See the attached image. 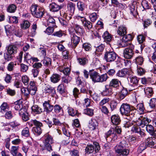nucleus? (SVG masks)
Instances as JSON below:
<instances>
[{
    "mask_svg": "<svg viewBox=\"0 0 156 156\" xmlns=\"http://www.w3.org/2000/svg\"><path fill=\"white\" fill-rule=\"evenodd\" d=\"M135 107L126 103H123L120 108V111L121 114L126 116V119L130 121L134 116L135 114L134 112ZM126 126L129 127L132 125V123L130 122H126Z\"/></svg>",
    "mask_w": 156,
    "mask_h": 156,
    "instance_id": "f257e3e1",
    "label": "nucleus"
},
{
    "mask_svg": "<svg viewBox=\"0 0 156 156\" xmlns=\"http://www.w3.org/2000/svg\"><path fill=\"white\" fill-rule=\"evenodd\" d=\"M90 77L92 81L94 83H102L105 82L108 78L106 73L100 75L97 72L90 71Z\"/></svg>",
    "mask_w": 156,
    "mask_h": 156,
    "instance_id": "f03ea898",
    "label": "nucleus"
},
{
    "mask_svg": "<svg viewBox=\"0 0 156 156\" xmlns=\"http://www.w3.org/2000/svg\"><path fill=\"white\" fill-rule=\"evenodd\" d=\"M30 10L32 15L36 18H40L44 14V9L36 5L31 6Z\"/></svg>",
    "mask_w": 156,
    "mask_h": 156,
    "instance_id": "7ed1b4c3",
    "label": "nucleus"
},
{
    "mask_svg": "<svg viewBox=\"0 0 156 156\" xmlns=\"http://www.w3.org/2000/svg\"><path fill=\"white\" fill-rule=\"evenodd\" d=\"M133 39V37L130 34L125 35L122 37V38H120L117 41V44L121 46L122 47H124L130 44H131L129 43V41H131Z\"/></svg>",
    "mask_w": 156,
    "mask_h": 156,
    "instance_id": "20e7f679",
    "label": "nucleus"
},
{
    "mask_svg": "<svg viewBox=\"0 0 156 156\" xmlns=\"http://www.w3.org/2000/svg\"><path fill=\"white\" fill-rule=\"evenodd\" d=\"M45 139L44 141V146L43 150H46L50 151L52 150L51 146L54 142L53 138L48 134H46L44 136Z\"/></svg>",
    "mask_w": 156,
    "mask_h": 156,
    "instance_id": "39448f33",
    "label": "nucleus"
},
{
    "mask_svg": "<svg viewBox=\"0 0 156 156\" xmlns=\"http://www.w3.org/2000/svg\"><path fill=\"white\" fill-rule=\"evenodd\" d=\"M100 149L99 144L97 142H94L93 145H87L85 149V154H90L93 152L94 149L95 152H97L100 150Z\"/></svg>",
    "mask_w": 156,
    "mask_h": 156,
    "instance_id": "423d86ee",
    "label": "nucleus"
},
{
    "mask_svg": "<svg viewBox=\"0 0 156 156\" xmlns=\"http://www.w3.org/2000/svg\"><path fill=\"white\" fill-rule=\"evenodd\" d=\"M134 46L130 44L128 47L126 48L123 51L124 57L127 59H131L133 56L134 52L133 51Z\"/></svg>",
    "mask_w": 156,
    "mask_h": 156,
    "instance_id": "0eeeda50",
    "label": "nucleus"
},
{
    "mask_svg": "<svg viewBox=\"0 0 156 156\" xmlns=\"http://www.w3.org/2000/svg\"><path fill=\"white\" fill-rule=\"evenodd\" d=\"M69 30L70 35L72 47L73 48H75L80 41V37L73 33V30H72L71 29H69Z\"/></svg>",
    "mask_w": 156,
    "mask_h": 156,
    "instance_id": "6e6552de",
    "label": "nucleus"
},
{
    "mask_svg": "<svg viewBox=\"0 0 156 156\" xmlns=\"http://www.w3.org/2000/svg\"><path fill=\"white\" fill-rule=\"evenodd\" d=\"M117 55L113 51H107L104 55V58L107 62H112L116 59Z\"/></svg>",
    "mask_w": 156,
    "mask_h": 156,
    "instance_id": "1a4fd4ad",
    "label": "nucleus"
},
{
    "mask_svg": "<svg viewBox=\"0 0 156 156\" xmlns=\"http://www.w3.org/2000/svg\"><path fill=\"white\" fill-rule=\"evenodd\" d=\"M151 122V120L149 119L147 117L139 118L136 121V124L137 125L143 128L146 124Z\"/></svg>",
    "mask_w": 156,
    "mask_h": 156,
    "instance_id": "9d476101",
    "label": "nucleus"
},
{
    "mask_svg": "<svg viewBox=\"0 0 156 156\" xmlns=\"http://www.w3.org/2000/svg\"><path fill=\"white\" fill-rule=\"evenodd\" d=\"M114 150L116 156H127L129 153L127 149L115 148Z\"/></svg>",
    "mask_w": 156,
    "mask_h": 156,
    "instance_id": "9b49d317",
    "label": "nucleus"
},
{
    "mask_svg": "<svg viewBox=\"0 0 156 156\" xmlns=\"http://www.w3.org/2000/svg\"><path fill=\"white\" fill-rule=\"evenodd\" d=\"M44 111L47 113H48L51 112L53 109V105L50 104V101H45L43 104Z\"/></svg>",
    "mask_w": 156,
    "mask_h": 156,
    "instance_id": "f8f14e48",
    "label": "nucleus"
},
{
    "mask_svg": "<svg viewBox=\"0 0 156 156\" xmlns=\"http://www.w3.org/2000/svg\"><path fill=\"white\" fill-rule=\"evenodd\" d=\"M74 29L73 28H70L72 30H73V33H76L78 35H81L84 32V30L82 27L80 25L76 23L74 24L73 26Z\"/></svg>",
    "mask_w": 156,
    "mask_h": 156,
    "instance_id": "ddd939ff",
    "label": "nucleus"
},
{
    "mask_svg": "<svg viewBox=\"0 0 156 156\" xmlns=\"http://www.w3.org/2000/svg\"><path fill=\"white\" fill-rule=\"evenodd\" d=\"M130 71L127 69L124 68L119 70L117 73L116 75L119 77H126L130 74Z\"/></svg>",
    "mask_w": 156,
    "mask_h": 156,
    "instance_id": "4468645a",
    "label": "nucleus"
},
{
    "mask_svg": "<svg viewBox=\"0 0 156 156\" xmlns=\"http://www.w3.org/2000/svg\"><path fill=\"white\" fill-rule=\"evenodd\" d=\"M46 85L44 89V92L45 94H51L52 96L54 95L56 93L54 88L49 85Z\"/></svg>",
    "mask_w": 156,
    "mask_h": 156,
    "instance_id": "2eb2a0df",
    "label": "nucleus"
},
{
    "mask_svg": "<svg viewBox=\"0 0 156 156\" xmlns=\"http://www.w3.org/2000/svg\"><path fill=\"white\" fill-rule=\"evenodd\" d=\"M147 147H154L156 146V138H148L146 140Z\"/></svg>",
    "mask_w": 156,
    "mask_h": 156,
    "instance_id": "dca6fc26",
    "label": "nucleus"
},
{
    "mask_svg": "<svg viewBox=\"0 0 156 156\" xmlns=\"http://www.w3.org/2000/svg\"><path fill=\"white\" fill-rule=\"evenodd\" d=\"M17 48L14 45H9L6 47V51L14 55L17 52Z\"/></svg>",
    "mask_w": 156,
    "mask_h": 156,
    "instance_id": "f3484780",
    "label": "nucleus"
},
{
    "mask_svg": "<svg viewBox=\"0 0 156 156\" xmlns=\"http://www.w3.org/2000/svg\"><path fill=\"white\" fill-rule=\"evenodd\" d=\"M62 8L61 5H59L55 3H52L49 6V8L50 11L52 12H57Z\"/></svg>",
    "mask_w": 156,
    "mask_h": 156,
    "instance_id": "a211bd4d",
    "label": "nucleus"
},
{
    "mask_svg": "<svg viewBox=\"0 0 156 156\" xmlns=\"http://www.w3.org/2000/svg\"><path fill=\"white\" fill-rule=\"evenodd\" d=\"M112 93V88L109 85L105 86V89L102 92V94L105 96H109Z\"/></svg>",
    "mask_w": 156,
    "mask_h": 156,
    "instance_id": "6ab92c4d",
    "label": "nucleus"
},
{
    "mask_svg": "<svg viewBox=\"0 0 156 156\" xmlns=\"http://www.w3.org/2000/svg\"><path fill=\"white\" fill-rule=\"evenodd\" d=\"M127 28L125 26H121L118 27L117 32L119 35L123 37L126 34Z\"/></svg>",
    "mask_w": 156,
    "mask_h": 156,
    "instance_id": "aec40b11",
    "label": "nucleus"
},
{
    "mask_svg": "<svg viewBox=\"0 0 156 156\" xmlns=\"http://www.w3.org/2000/svg\"><path fill=\"white\" fill-rule=\"evenodd\" d=\"M61 76L57 73H54L50 77L51 82L55 83H58L61 79Z\"/></svg>",
    "mask_w": 156,
    "mask_h": 156,
    "instance_id": "412c9836",
    "label": "nucleus"
},
{
    "mask_svg": "<svg viewBox=\"0 0 156 156\" xmlns=\"http://www.w3.org/2000/svg\"><path fill=\"white\" fill-rule=\"evenodd\" d=\"M111 120L112 123L115 125L119 124L121 122L120 118L118 115H112L111 117Z\"/></svg>",
    "mask_w": 156,
    "mask_h": 156,
    "instance_id": "4be33fe9",
    "label": "nucleus"
},
{
    "mask_svg": "<svg viewBox=\"0 0 156 156\" xmlns=\"http://www.w3.org/2000/svg\"><path fill=\"white\" fill-rule=\"evenodd\" d=\"M132 130L133 132L139 133L142 137L144 136L145 135V134L144 132V130L141 129L140 127L138 126H133Z\"/></svg>",
    "mask_w": 156,
    "mask_h": 156,
    "instance_id": "5701e85b",
    "label": "nucleus"
},
{
    "mask_svg": "<svg viewBox=\"0 0 156 156\" xmlns=\"http://www.w3.org/2000/svg\"><path fill=\"white\" fill-rule=\"evenodd\" d=\"M146 130L153 137L156 136V130L154 129L153 127L151 125H146Z\"/></svg>",
    "mask_w": 156,
    "mask_h": 156,
    "instance_id": "b1692460",
    "label": "nucleus"
},
{
    "mask_svg": "<svg viewBox=\"0 0 156 156\" xmlns=\"http://www.w3.org/2000/svg\"><path fill=\"white\" fill-rule=\"evenodd\" d=\"M120 83V81L118 79H113L110 81L109 86L111 87L117 88L119 87V84Z\"/></svg>",
    "mask_w": 156,
    "mask_h": 156,
    "instance_id": "393cba45",
    "label": "nucleus"
},
{
    "mask_svg": "<svg viewBox=\"0 0 156 156\" xmlns=\"http://www.w3.org/2000/svg\"><path fill=\"white\" fill-rule=\"evenodd\" d=\"M28 124L30 126H32L33 125L36 126L35 127H41L43 126L42 123L36 119L31 120L28 122Z\"/></svg>",
    "mask_w": 156,
    "mask_h": 156,
    "instance_id": "a878e982",
    "label": "nucleus"
},
{
    "mask_svg": "<svg viewBox=\"0 0 156 156\" xmlns=\"http://www.w3.org/2000/svg\"><path fill=\"white\" fill-rule=\"evenodd\" d=\"M128 94V91L126 88H123L118 94L119 99H123Z\"/></svg>",
    "mask_w": 156,
    "mask_h": 156,
    "instance_id": "bb28decb",
    "label": "nucleus"
},
{
    "mask_svg": "<svg viewBox=\"0 0 156 156\" xmlns=\"http://www.w3.org/2000/svg\"><path fill=\"white\" fill-rule=\"evenodd\" d=\"M145 110V108L144 105L142 103H139L136 106V108H135V110H137L140 114H143Z\"/></svg>",
    "mask_w": 156,
    "mask_h": 156,
    "instance_id": "cd10ccee",
    "label": "nucleus"
},
{
    "mask_svg": "<svg viewBox=\"0 0 156 156\" xmlns=\"http://www.w3.org/2000/svg\"><path fill=\"white\" fill-rule=\"evenodd\" d=\"M129 81L131 84L133 86H138L139 81V78L136 76H130L129 78Z\"/></svg>",
    "mask_w": 156,
    "mask_h": 156,
    "instance_id": "c85d7f7f",
    "label": "nucleus"
},
{
    "mask_svg": "<svg viewBox=\"0 0 156 156\" xmlns=\"http://www.w3.org/2000/svg\"><path fill=\"white\" fill-rule=\"evenodd\" d=\"M98 126V123L95 119H91L89 122V126L90 128L92 130L95 129Z\"/></svg>",
    "mask_w": 156,
    "mask_h": 156,
    "instance_id": "c756f323",
    "label": "nucleus"
},
{
    "mask_svg": "<svg viewBox=\"0 0 156 156\" xmlns=\"http://www.w3.org/2000/svg\"><path fill=\"white\" fill-rule=\"evenodd\" d=\"M55 112L59 115H63V109L60 106L58 105H55L53 107Z\"/></svg>",
    "mask_w": 156,
    "mask_h": 156,
    "instance_id": "7c9ffc66",
    "label": "nucleus"
},
{
    "mask_svg": "<svg viewBox=\"0 0 156 156\" xmlns=\"http://www.w3.org/2000/svg\"><path fill=\"white\" fill-rule=\"evenodd\" d=\"M4 58L6 62H9L12 60L14 57V55L6 51L4 54Z\"/></svg>",
    "mask_w": 156,
    "mask_h": 156,
    "instance_id": "2f4dec72",
    "label": "nucleus"
},
{
    "mask_svg": "<svg viewBox=\"0 0 156 156\" xmlns=\"http://www.w3.org/2000/svg\"><path fill=\"white\" fill-rule=\"evenodd\" d=\"M128 144L127 142L125 140H123L120 143L117 145L115 147V148L127 149Z\"/></svg>",
    "mask_w": 156,
    "mask_h": 156,
    "instance_id": "473e14b6",
    "label": "nucleus"
},
{
    "mask_svg": "<svg viewBox=\"0 0 156 156\" xmlns=\"http://www.w3.org/2000/svg\"><path fill=\"white\" fill-rule=\"evenodd\" d=\"M15 27L14 26H11L9 25H7L5 27V32L7 36L12 33H13Z\"/></svg>",
    "mask_w": 156,
    "mask_h": 156,
    "instance_id": "72a5a7b5",
    "label": "nucleus"
},
{
    "mask_svg": "<svg viewBox=\"0 0 156 156\" xmlns=\"http://www.w3.org/2000/svg\"><path fill=\"white\" fill-rule=\"evenodd\" d=\"M105 46L103 44H101L96 48L95 53L97 55H100L101 54L102 52L103 51Z\"/></svg>",
    "mask_w": 156,
    "mask_h": 156,
    "instance_id": "f704fd0d",
    "label": "nucleus"
},
{
    "mask_svg": "<svg viewBox=\"0 0 156 156\" xmlns=\"http://www.w3.org/2000/svg\"><path fill=\"white\" fill-rule=\"evenodd\" d=\"M102 37L104 38L105 41L107 43H109L111 41L112 37L111 35L108 31H105L103 34Z\"/></svg>",
    "mask_w": 156,
    "mask_h": 156,
    "instance_id": "c9c22d12",
    "label": "nucleus"
},
{
    "mask_svg": "<svg viewBox=\"0 0 156 156\" xmlns=\"http://www.w3.org/2000/svg\"><path fill=\"white\" fill-rule=\"evenodd\" d=\"M67 109L69 115L72 116H74L77 115V111L74 109L72 107H69V105L67 106Z\"/></svg>",
    "mask_w": 156,
    "mask_h": 156,
    "instance_id": "e433bc0d",
    "label": "nucleus"
},
{
    "mask_svg": "<svg viewBox=\"0 0 156 156\" xmlns=\"http://www.w3.org/2000/svg\"><path fill=\"white\" fill-rule=\"evenodd\" d=\"M85 29L90 30L92 27V23L88 20L87 19L82 23Z\"/></svg>",
    "mask_w": 156,
    "mask_h": 156,
    "instance_id": "4c0bfd02",
    "label": "nucleus"
},
{
    "mask_svg": "<svg viewBox=\"0 0 156 156\" xmlns=\"http://www.w3.org/2000/svg\"><path fill=\"white\" fill-rule=\"evenodd\" d=\"M41 62L44 66H48L51 65V59L49 57H44Z\"/></svg>",
    "mask_w": 156,
    "mask_h": 156,
    "instance_id": "58836bf2",
    "label": "nucleus"
},
{
    "mask_svg": "<svg viewBox=\"0 0 156 156\" xmlns=\"http://www.w3.org/2000/svg\"><path fill=\"white\" fill-rule=\"evenodd\" d=\"M142 89H144V93L147 95L151 96L153 94L152 89L151 87L142 86Z\"/></svg>",
    "mask_w": 156,
    "mask_h": 156,
    "instance_id": "ea45409f",
    "label": "nucleus"
},
{
    "mask_svg": "<svg viewBox=\"0 0 156 156\" xmlns=\"http://www.w3.org/2000/svg\"><path fill=\"white\" fill-rule=\"evenodd\" d=\"M47 25L48 26H52V27H55V21L52 17L51 16L48 17L47 20Z\"/></svg>",
    "mask_w": 156,
    "mask_h": 156,
    "instance_id": "a19ab883",
    "label": "nucleus"
},
{
    "mask_svg": "<svg viewBox=\"0 0 156 156\" xmlns=\"http://www.w3.org/2000/svg\"><path fill=\"white\" fill-rule=\"evenodd\" d=\"M31 109L32 111L36 114H40L42 112V109L37 105L33 106Z\"/></svg>",
    "mask_w": 156,
    "mask_h": 156,
    "instance_id": "79ce46f5",
    "label": "nucleus"
},
{
    "mask_svg": "<svg viewBox=\"0 0 156 156\" xmlns=\"http://www.w3.org/2000/svg\"><path fill=\"white\" fill-rule=\"evenodd\" d=\"M75 5L71 2H69L67 4V11H69L72 13H74L75 10Z\"/></svg>",
    "mask_w": 156,
    "mask_h": 156,
    "instance_id": "37998d69",
    "label": "nucleus"
},
{
    "mask_svg": "<svg viewBox=\"0 0 156 156\" xmlns=\"http://www.w3.org/2000/svg\"><path fill=\"white\" fill-rule=\"evenodd\" d=\"M74 13H72L69 11H66L63 14V17L68 20H69L71 18Z\"/></svg>",
    "mask_w": 156,
    "mask_h": 156,
    "instance_id": "c03bdc74",
    "label": "nucleus"
},
{
    "mask_svg": "<svg viewBox=\"0 0 156 156\" xmlns=\"http://www.w3.org/2000/svg\"><path fill=\"white\" fill-rule=\"evenodd\" d=\"M12 33L14 34L15 35L19 37H21L22 35V32L21 29L17 27H15V28L14 30Z\"/></svg>",
    "mask_w": 156,
    "mask_h": 156,
    "instance_id": "a18cd8bd",
    "label": "nucleus"
},
{
    "mask_svg": "<svg viewBox=\"0 0 156 156\" xmlns=\"http://www.w3.org/2000/svg\"><path fill=\"white\" fill-rule=\"evenodd\" d=\"M17 8L16 6L14 4L9 5L7 9V11L10 13H13L15 12Z\"/></svg>",
    "mask_w": 156,
    "mask_h": 156,
    "instance_id": "49530a36",
    "label": "nucleus"
},
{
    "mask_svg": "<svg viewBox=\"0 0 156 156\" xmlns=\"http://www.w3.org/2000/svg\"><path fill=\"white\" fill-rule=\"evenodd\" d=\"M57 90L62 94L66 93V90L65 89L64 85L63 83H61L58 86L57 88Z\"/></svg>",
    "mask_w": 156,
    "mask_h": 156,
    "instance_id": "de8ad7c7",
    "label": "nucleus"
},
{
    "mask_svg": "<svg viewBox=\"0 0 156 156\" xmlns=\"http://www.w3.org/2000/svg\"><path fill=\"white\" fill-rule=\"evenodd\" d=\"M30 26V22L27 20L23 21L21 24V27L23 30L28 28Z\"/></svg>",
    "mask_w": 156,
    "mask_h": 156,
    "instance_id": "09e8293b",
    "label": "nucleus"
},
{
    "mask_svg": "<svg viewBox=\"0 0 156 156\" xmlns=\"http://www.w3.org/2000/svg\"><path fill=\"white\" fill-rule=\"evenodd\" d=\"M147 147V144L145 141V142H143L141 143L138 149V151L139 153H141Z\"/></svg>",
    "mask_w": 156,
    "mask_h": 156,
    "instance_id": "8fccbe9b",
    "label": "nucleus"
},
{
    "mask_svg": "<svg viewBox=\"0 0 156 156\" xmlns=\"http://www.w3.org/2000/svg\"><path fill=\"white\" fill-rule=\"evenodd\" d=\"M83 113L88 116H92L94 115L93 109L87 108L84 110Z\"/></svg>",
    "mask_w": 156,
    "mask_h": 156,
    "instance_id": "3c124183",
    "label": "nucleus"
},
{
    "mask_svg": "<svg viewBox=\"0 0 156 156\" xmlns=\"http://www.w3.org/2000/svg\"><path fill=\"white\" fill-rule=\"evenodd\" d=\"M32 57L30 56V55H29L28 53H25L24 54V60L25 61H26V62L30 64L32 62L31 61V58Z\"/></svg>",
    "mask_w": 156,
    "mask_h": 156,
    "instance_id": "603ef678",
    "label": "nucleus"
},
{
    "mask_svg": "<svg viewBox=\"0 0 156 156\" xmlns=\"http://www.w3.org/2000/svg\"><path fill=\"white\" fill-rule=\"evenodd\" d=\"M89 18L92 22H94L98 18V16L96 12H93L89 14Z\"/></svg>",
    "mask_w": 156,
    "mask_h": 156,
    "instance_id": "864d4df0",
    "label": "nucleus"
},
{
    "mask_svg": "<svg viewBox=\"0 0 156 156\" xmlns=\"http://www.w3.org/2000/svg\"><path fill=\"white\" fill-rule=\"evenodd\" d=\"M72 80V78L70 76H64L62 78V83L67 84L69 83Z\"/></svg>",
    "mask_w": 156,
    "mask_h": 156,
    "instance_id": "5fc2aeb1",
    "label": "nucleus"
},
{
    "mask_svg": "<svg viewBox=\"0 0 156 156\" xmlns=\"http://www.w3.org/2000/svg\"><path fill=\"white\" fill-rule=\"evenodd\" d=\"M59 70L60 72L63 73L64 74L67 75L69 74L70 71V69L69 67L66 68H60Z\"/></svg>",
    "mask_w": 156,
    "mask_h": 156,
    "instance_id": "6e6d98bb",
    "label": "nucleus"
},
{
    "mask_svg": "<svg viewBox=\"0 0 156 156\" xmlns=\"http://www.w3.org/2000/svg\"><path fill=\"white\" fill-rule=\"evenodd\" d=\"M78 60L79 63L82 66L86 65L88 62V59L85 57L79 58Z\"/></svg>",
    "mask_w": 156,
    "mask_h": 156,
    "instance_id": "4d7b16f0",
    "label": "nucleus"
},
{
    "mask_svg": "<svg viewBox=\"0 0 156 156\" xmlns=\"http://www.w3.org/2000/svg\"><path fill=\"white\" fill-rule=\"evenodd\" d=\"M141 5L145 9H149L151 8V5L146 0H143L141 2Z\"/></svg>",
    "mask_w": 156,
    "mask_h": 156,
    "instance_id": "13d9d810",
    "label": "nucleus"
},
{
    "mask_svg": "<svg viewBox=\"0 0 156 156\" xmlns=\"http://www.w3.org/2000/svg\"><path fill=\"white\" fill-rule=\"evenodd\" d=\"M1 111L2 112L7 111L9 110V106L6 103L4 102L0 106Z\"/></svg>",
    "mask_w": 156,
    "mask_h": 156,
    "instance_id": "bf43d9fd",
    "label": "nucleus"
},
{
    "mask_svg": "<svg viewBox=\"0 0 156 156\" xmlns=\"http://www.w3.org/2000/svg\"><path fill=\"white\" fill-rule=\"evenodd\" d=\"M18 147L12 146L10 152L11 154L13 156H16L18 153Z\"/></svg>",
    "mask_w": 156,
    "mask_h": 156,
    "instance_id": "052dcab7",
    "label": "nucleus"
},
{
    "mask_svg": "<svg viewBox=\"0 0 156 156\" xmlns=\"http://www.w3.org/2000/svg\"><path fill=\"white\" fill-rule=\"evenodd\" d=\"M110 99L108 98H105L102 100L99 103V106H104V105L110 101Z\"/></svg>",
    "mask_w": 156,
    "mask_h": 156,
    "instance_id": "680f3d73",
    "label": "nucleus"
},
{
    "mask_svg": "<svg viewBox=\"0 0 156 156\" xmlns=\"http://www.w3.org/2000/svg\"><path fill=\"white\" fill-rule=\"evenodd\" d=\"M21 134L25 137L29 136L30 135V133L28 128L26 127L24 128L22 131Z\"/></svg>",
    "mask_w": 156,
    "mask_h": 156,
    "instance_id": "e2e57ef3",
    "label": "nucleus"
},
{
    "mask_svg": "<svg viewBox=\"0 0 156 156\" xmlns=\"http://www.w3.org/2000/svg\"><path fill=\"white\" fill-rule=\"evenodd\" d=\"M77 7L78 10L81 11H83L85 7L84 3L80 1L77 2Z\"/></svg>",
    "mask_w": 156,
    "mask_h": 156,
    "instance_id": "0e129e2a",
    "label": "nucleus"
},
{
    "mask_svg": "<svg viewBox=\"0 0 156 156\" xmlns=\"http://www.w3.org/2000/svg\"><path fill=\"white\" fill-rule=\"evenodd\" d=\"M151 20L150 19H146L143 21V24L144 28H147L152 23Z\"/></svg>",
    "mask_w": 156,
    "mask_h": 156,
    "instance_id": "69168bd1",
    "label": "nucleus"
},
{
    "mask_svg": "<svg viewBox=\"0 0 156 156\" xmlns=\"http://www.w3.org/2000/svg\"><path fill=\"white\" fill-rule=\"evenodd\" d=\"M130 13L133 16H135L137 14V12L135 6L132 5L130 7Z\"/></svg>",
    "mask_w": 156,
    "mask_h": 156,
    "instance_id": "338daca9",
    "label": "nucleus"
},
{
    "mask_svg": "<svg viewBox=\"0 0 156 156\" xmlns=\"http://www.w3.org/2000/svg\"><path fill=\"white\" fill-rule=\"evenodd\" d=\"M12 105L14 107L15 109L17 111H19L23 107L22 104L17 101L15 102Z\"/></svg>",
    "mask_w": 156,
    "mask_h": 156,
    "instance_id": "774afa93",
    "label": "nucleus"
}]
</instances>
